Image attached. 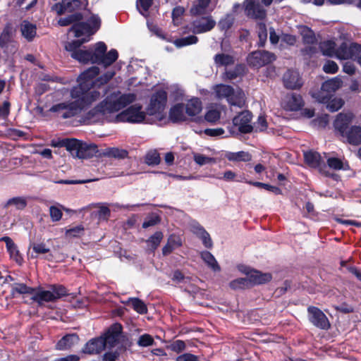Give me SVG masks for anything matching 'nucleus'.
I'll return each instance as SVG.
<instances>
[{
    "label": "nucleus",
    "mask_w": 361,
    "mask_h": 361,
    "mask_svg": "<svg viewBox=\"0 0 361 361\" xmlns=\"http://www.w3.org/2000/svg\"><path fill=\"white\" fill-rule=\"evenodd\" d=\"M99 73L97 66H92L84 71L78 78L79 85L71 91V96L74 101L64 102L52 106L50 111L57 113L63 118H71L86 106L99 98L101 93L96 88L106 84L114 75V72L108 71L98 79L93 78Z\"/></svg>",
    "instance_id": "f257e3e1"
},
{
    "label": "nucleus",
    "mask_w": 361,
    "mask_h": 361,
    "mask_svg": "<svg viewBox=\"0 0 361 361\" xmlns=\"http://www.w3.org/2000/svg\"><path fill=\"white\" fill-rule=\"evenodd\" d=\"M136 99L133 93L121 94L115 92L108 96L90 110L86 116L90 123L96 122H128L141 123L145 120V113L140 105H133L121 113L115 114Z\"/></svg>",
    "instance_id": "f03ea898"
},
{
    "label": "nucleus",
    "mask_w": 361,
    "mask_h": 361,
    "mask_svg": "<svg viewBox=\"0 0 361 361\" xmlns=\"http://www.w3.org/2000/svg\"><path fill=\"white\" fill-rule=\"evenodd\" d=\"M106 45L99 42L94 44L91 51V62L93 63L102 64L106 67L111 65L118 56V51L116 49H111L106 53Z\"/></svg>",
    "instance_id": "7ed1b4c3"
},
{
    "label": "nucleus",
    "mask_w": 361,
    "mask_h": 361,
    "mask_svg": "<svg viewBox=\"0 0 361 361\" xmlns=\"http://www.w3.org/2000/svg\"><path fill=\"white\" fill-rule=\"evenodd\" d=\"M219 99H226L231 106L243 107L245 104V94L241 90L235 91L231 86L217 85L214 88Z\"/></svg>",
    "instance_id": "20e7f679"
},
{
    "label": "nucleus",
    "mask_w": 361,
    "mask_h": 361,
    "mask_svg": "<svg viewBox=\"0 0 361 361\" xmlns=\"http://www.w3.org/2000/svg\"><path fill=\"white\" fill-rule=\"evenodd\" d=\"M100 19L97 16H92L87 23H78L74 24L69 32H73L75 37L79 38L85 37L88 38L93 35L100 27Z\"/></svg>",
    "instance_id": "39448f33"
},
{
    "label": "nucleus",
    "mask_w": 361,
    "mask_h": 361,
    "mask_svg": "<svg viewBox=\"0 0 361 361\" xmlns=\"http://www.w3.org/2000/svg\"><path fill=\"white\" fill-rule=\"evenodd\" d=\"M87 41H89L88 38L73 40L66 44L65 49L71 53V57L77 61L81 63L91 62V51L90 49L83 50L80 48L83 43Z\"/></svg>",
    "instance_id": "423d86ee"
},
{
    "label": "nucleus",
    "mask_w": 361,
    "mask_h": 361,
    "mask_svg": "<svg viewBox=\"0 0 361 361\" xmlns=\"http://www.w3.org/2000/svg\"><path fill=\"white\" fill-rule=\"evenodd\" d=\"M70 153L78 159H87L93 157L97 152V146L94 144H87L73 138Z\"/></svg>",
    "instance_id": "0eeeda50"
},
{
    "label": "nucleus",
    "mask_w": 361,
    "mask_h": 361,
    "mask_svg": "<svg viewBox=\"0 0 361 361\" xmlns=\"http://www.w3.org/2000/svg\"><path fill=\"white\" fill-rule=\"evenodd\" d=\"M167 101V94L164 90H159L154 93L147 107V113L149 115L161 114L166 106Z\"/></svg>",
    "instance_id": "6e6552de"
},
{
    "label": "nucleus",
    "mask_w": 361,
    "mask_h": 361,
    "mask_svg": "<svg viewBox=\"0 0 361 361\" xmlns=\"http://www.w3.org/2000/svg\"><path fill=\"white\" fill-rule=\"evenodd\" d=\"M342 85L341 78L336 77L331 80L325 81L321 87V91L317 93H313L312 97L316 98L319 102L326 103L329 100V93L335 92Z\"/></svg>",
    "instance_id": "1a4fd4ad"
},
{
    "label": "nucleus",
    "mask_w": 361,
    "mask_h": 361,
    "mask_svg": "<svg viewBox=\"0 0 361 361\" xmlns=\"http://www.w3.org/2000/svg\"><path fill=\"white\" fill-rule=\"evenodd\" d=\"M212 16L196 17L190 23V30L194 34H202L211 31L216 25Z\"/></svg>",
    "instance_id": "9d476101"
},
{
    "label": "nucleus",
    "mask_w": 361,
    "mask_h": 361,
    "mask_svg": "<svg viewBox=\"0 0 361 361\" xmlns=\"http://www.w3.org/2000/svg\"><path fill=\"white\" fill-rule=\"evenodd\" d=\"M14 32L10 25H6L0 34V47L5 53H15L18 44L14 39Z\"/></svg>",
    "instance_id": "9b49d317"
},
{
    "label": "nucleus",
    "mask_w": 361,
    "mask_h": 361,
    "mask_svg": "<svg viewBox=\"0 0 361 361\" xmlns=\"http://www.w3.org/2000/svg\"><path fill=\"white\" fill-rule=\"evenodd\" d=\"M276 59L274 54L267 51H256L249 54L247 63L255 68L262 67Z\"/></svg>",
    "instance_id": "f8f14e48"
},
{
    "label": "nucleus",
    "mask_w": 361,
    "mask_h": 361,
    "mask_svg": "<svg viewBox=\"0 0 361 361\" xmlns=\"http://www.w3.org/2000/svg\"><path fill=\"white\" fill-rule=\"evenodd\" d=\"M361 54V45L357 44H351L348 45L346 43H343L336 51V56L342 60L346 59H359Z\"/></svg>",
    "instance_id": "ddd939ff"
},
{
    "label": "nucleus",
    "mask_w": 361,
    "mask_h": 361,
    "mask_svg": "<svg viewBox=\"0 0 361 361\" xmlns=\"http://www.w3.org/2000/svg\"><path fill=\"white\" fill-rule=\"evenodd\" d=\"M310 322L317 328L327 330L330 328V323L324 313L316 307H309L307 309Z\"/></svg>",
    "instance_id": "4468645a"
},
{
    "label": "nucleus",
    "mask_w": 361,
    "mask_h": 361,
    "mask_svg": "<svg viewBox=\"0 0 361 361\" xmlns=\"http://www.w3.org/2000/svg\"><path fill=\"white\" fill-rule=\"evenodd\" d=\"M305 162L311 167L319 169L320 173L326 176H329L330 173L325 171L326 165L324 159L316 152L309 151L304 153Z\"/></svg>",
    "instance_id": "2eb2a0df"
},
{
    "label": "nucleus",
    "mask_w": 361,
    "mask_h": 361,
    "mask_svg": "<svg viewBox=\"0 0 361 361\" xmlns=\"http://www.w3.org/2000/svg\"><path fill=\"white\" fill-rule=\"evenodd\" d=\"M240 270L247 276L250 287L264 283L271 279V276L269 273L262 274L257 270H252L249 267H242Z\"/></svg>",
    "instance_id": "dca6fc26"
},
{
    "label": "nucleus",
    "mask_w": 361,
    "mask_h": 361,
    "mask_svg": "<svg viewBox=\"0 0 361 361\" xmlns=\"http://www.w3.org/2000/svg\"><path fill=\"white\" fill-rule=\"evenodd\" d=\"M245 11L247 16L262 19L266 16L264 6L259 4V0H246L244 3Z\"/></svg>",
    "instance_id": "f3484780"
},
{
    "label": "nucleus",
    "mask_w": 361,
    "mask_h": 361,
    "mask_svg": "<svg viewBox=\"0 0 361 361\" xmlns=\"http://www.w3.org/2000/svg\"><path fill=\"white\" fill-rule=\"evenodd\" d=\"M251 118V114L247 111H245L235 116L233 119V123L235 126L238 127L240 132L247 133H250L253 128L250 125Z\"/></svg>",
    "instance_id": "a211bd4d"
},
{
    "label": "nucleus",
    "mask_w": 361,
    "mask_h": 361,
    "mask_svg": "<svg viewBox=\"0 0 361 361\" xmlns=\"http://www.w3.org/2000/svg\"><path fill=\"white\" fill-rule=\"evenodd\" d=\"M82 6V2L80 0H62L61 2L55 4L52 6V10L58 15H62L65 13L73 12L80 9Z\"/></svg>",
    "instance_id": "6ab92c4d"
},
{
    "label": "nucleus",
    "mask_w": 361,
    "mask_h": 361,
    "mask_svg": "<svg viewBox=\"0 0 361 361\" xmlns=\"http://www.w3.org/2000/svg\"><path fill=\"white\" fill-rule=\"evenodd\" d=\"M190 231L202 241L203 245L207 248L213 246L212 240L206 230L196 221L190 224Z\"/></svg>",
    "instance_id": "aec40b11"
},
{
    "label": "nucleus",
    "mask_w": 361,
    "mask_h": 361,
    "mask_svg": "<svg viewBox=\"0 0 361 361\" xmlns=\"http://www.w3.org/2000/svg\"><path fill=\"white\" fill-rule=\"evenodd\" d=\"M302 105V99L300 95L297 94L286 95L282 102V106L287 111H298Z\"/></svg>",
    "instance_id": "412c9836"
},
{
    "label": "nucleus",
    "mask_w": 361,
    "mask_h": 361,
    "mask_svg": "<svg viewBox=\"0 0 361 361\" xmlns=\"http://www.w3.org/2000/svg\"><path fill=\"white\" fill-rule=\"evenodd\" d=\"M105 348L104 338H97L90 340L82 348V353L85 354L93 355L102 352Z\"/></svg>",
    "instance_id": "4be33fe9"
},
{
    "label": "nucleus",
    "mask_w": 361,
    "mask_h": 361,
    "mask_svg": "<svg viewBox=\"0 0 361 361\" xmlns=\"http://www.w3.org/2000/svg\"><path fill=\"white\" fill-rule=\"evenodd\" d=\"M283 82L288 89H296L302 85L299 73L295 71H288L283 75Z\"/></svg>",
    "instance_id": "5701e85b"
},
{
    "label": "nucleus",
    "mask_w": 361,
    "mask_h": 361,
    "mask_svg": "<svg viewBox=\"0 0 361 361\" xmlns=\"http://www.w3.org/2000/svg\"><path fill=\"white\" fill-rule=\"evenodd\" d=\"M353 118V115L351 113L339 114L334 121L335 128L343 135Z\"/></svg>",
    "instance_id": "b1692460"
},
{
    "label": "nucleus",
    "mask_w": 361,
    "mask_h": 361,
    "mask_svg": "<svg viewBox=\"0 0 361 361\" xmlns=\"http://www.w3.org/2000/svg\"><path fill=\"white\" fill-rule=\"evenodd\" d=\"M20 31L27 42H32L37 35L36 25L28 20H23L20 23Z\"/></svg>",
    "instance_id": "393cba45"
},
{
    "label": "nucleus",
    "mask_w": 361,
    "mask_h": 361,
    "mask_svg": "<svg viewBox=\"0 0 361 361\" xmlns=\"http://www.w3.org/2000/svg\"><path fill=\"white\" fill-rule=\"evenodd\" d=\"M0 241L5 242L11 258L16 261L18 264H20L23 262V257L19 252L17 245L14 243L13 240L10 237L4 236L0 239Z\"/></svg>",
    "instance_id": "a878e982"
},
{
    "label": "nucleus",
    "mask_w": 361,
    "mask_h": 361,
    "mask_svg": "<svg viewBox=\"0 0 361 361\" xmlns=\"http://www.w3.org/2000/svg\"><path fill=\"white\" fill-rule=\"evenodd\" d=\"M79 338L77 334H67L58 341L56 348L59 350H66L77 344Z\"/></svg>",
    "instance_id": "bb28decb"
},
{
    "label": "nucleus",
    "mask_w": 361,
    "mask_h": 361,
    "mask_svg": "<svg viewBox=\"0 0 361 361\" xmlns=\"http://www.w3.org/2000/svg\"><path fill=\"white\" fill-rule=\"evenodd\" d=\"M181 245L182 240L180 236L171 235L167 240V243L162 248V253L164 255H168L171 253L173 250Z\"/></svg>",
    "instance_id": "cd10ccee"
},
{
    "label": "nucleus",
    "mask_w": 361,
    "mask_h": 361,
    "mask_svg": "<svg viewBox=\"0 0 361 361\" xmlns=\"http://www.w3.org/2000/svg\"><path fill=\"white\" fill-rule=\"evenodd\" d=\"M345 136L350 144L353 145L361 144V126H352L345 132Z\"/></svg>",
    "instance_id": "c85d7f7f"
},
{
    "label": "nucleus",
    "mask_w": 361,
    "mask_h": 361,
    "mask_svg": "<svg viewBox=\"0 0 361 361\" xmlns=\"http://www.w3.org/2000/svg\"><path fill=\"white\" fill-rule=\"evenodd\" d=\"M27 204V198L25 197H14L8 199L4 204V209L14 207L16 209L22 210L26 207Z\"/></svg>",
    "instance_id": "c756f323"
},
{
    "label": "nucleus",
    "mask_w": 361,
    "mask_h": 361,
    "mask_svg": "<svg viewBox=\"0 0 361 361\" xmlns=\"http://www.w3.org/2000/svg\"><path fill=\"white\" fill-rule=\"evenodd\" d=\"M185 111V106L183 104H176L171 109L169 118L173 122L185 121L186 118Z\"/></svg>",
    "instance_id": "7c9ffc66"
},
{
    "label": "nucleus",
    "mask_w": 361,
    "mask_h": 361,
    "mask_svg": "<svg viewBox=\"0 0 361 361\" xmlns=\"http://www.w3.org/2000/svg\"><path fill=\"white\" fill-rule=\"evenodd\" d=\"M224 157L231 161H249L251 160V155L246 152L240 151L238 152H226Z\"/></svg>",
    "instance_id": "2f4dec72"
},
{
    "label": "nucleus",
    "mask_w": 361,
    "mask_h": 361,
    "mask_svg": "<svg viewBox=\"0 0 361 361\" xmlns=\"http://www.w3.org/2000/svg\"><path fill=\"white\" fill-rule=\"evenodd\" d=\"M185 113L188 116H195L202 111V103L197 98L189 100L185 104Z\"/></svg>",
    "instance_id": "473e14b6"
},
{
    "label": "nucleus",
    "mask_w": 361,
    "mask_h": 361,
    "mask_svg": "<svg viewBox=\"0 0 361 361\" xmlns=\"http://www.w3.org/2000/svg\"><path fill=\"white\" fill-rule=\"evenodd\" d=\"M115 328L116 329V331L109 333L104 338V341L105 342V348L117 347L118 345L120 338L119 331L121 329V326L116 325Z\"/></svg>",
    "instance_id": "72a5a7b5"
},
{
    "label": "nucleus",
    "mask_w": 361,
    "mask_h": 361,
    "mask_svg": "<svg viewBox=\"0 0 361 361\" xmlns=\"http://www.w3.org/2000/svg\"><path fill=\"white\" fill-rule=\"evenodd\" d=\"M32 299L38 303H42V302H52L56 300L54 293L51 291V290L38 291L37 293L32 295Z\"/></svg>",
    "instance_id": "f704fd0d"
},
{
    "label": "nucleus",
    "mask_w": 361,
    "mask_h": 361,
    "mask_svg": "<svg viewBox=\"0 0 361 361\" xmlns=\"http://www.w3.org/2000/svg\"><path fill=\"white\" fill-rule=\"evenodd\" d=\"M201 258L214 271H219L221 268L214 255L208 252H201Z\"/></svg>",
    "instance_id": "c9c22d12"
},
{
    "label": "nucleus",
    "mask_w": 361,
    "mask_h": 361,
    "mask_svg": "<svg viewBox=\"0 0 361 361\" xmlns=\"http://www.w3.org/2000/svg\"><path fill=\"white\" fill-rule=\"evenodd\" d=\"M211 0H197L190 8V13L192 16H200L205 13Z\"/></svg>",
    "instance_id": "e433bc0d"
},
{
    "label": "nucleus",
    "mask_w": 361,
    "mask_h": 361,
    "mask_svg": "<svg viewBox=\"0 0 361 361\" xmlns=\"http://www.w3.org/2000/svg\"><path fill=\"white\" fill-rule=\"evenodd\" d=\"M164 238V234L161 231H157L146 241L147 248L151 251H154L159 245Z\"/></svg>",
    "instance_id": "4c0bfd02"
},
{
    "label": "nucleus",
    "mask_w": 361,
    "mask_h": 361,
    "mask_svg": "<svg viewBox=\"0 0 361 361\" xmlns=\"http://www.w3.org/2000/svg\"><path fill=\"white\" fill-rule=\"evenodd\" d=\"M214 59V63L217 66H227L234 63L233 56L226 54H216Z\"/></svg>",
    "instance_id": "58836bf2"
},
{
    "label": "nucleus",
    "mask_w": 361,
    "mask_h": 361,
    "mask_svg": "<svg viewBox=\"0 0 361 361\" xmlns=\"http://www.w3.org/2000/svg\"><path fill=\"white\" fill-rule=\"evenodd\" d=\"M235 18L232 14H226L218 22V27L221 31H227L233 25Z\"/></svg>",
    "instance_id": "ea45409f"
},
{
    "label": "nucleus",
    "mask_w": 361,
    "mask_h": 361,
    "mask_svg": "<svg viewBox=\"0 0 361 361\" xmlns=\"http://www.w3.org/2000/svg\"><path fill=\"white\" fill-rule=\"evenodd\" d=\"M193 159L195 162L199 166H204L206 164H212L216 162L215 158L205 156L202 154L194 153Z\"/></svg>",
    "instance_id": "a19ab883"
},
{
    "label": "nucleus",
    "mask_w": 361,
    "mask_h": 361,
    "mask_svg": "<svg viewBox=\"0 0 361 361\" xmlns=\"http://www.w3.org/2000/svg\"><path fill=\"white\" fill-rule=\"evenodd\" d=\"M322 54L326 56H336L335 43L332 41L324 42L320 44Z\"/></svg>",
    "instance_id": "79ce46f5"
},
{
    "label": "nucleus",
    "mask_w": 361,
    "mask_h": 361,
    "mask_svg": "<svg viewBox=\"0 0 361 361\" xmlns=\"http://www.w3.org/2000/svg\"><path fill=\"white\" fill-rule=\"evenodd\" d=\"M197 42H198L197 37H196L195 35H190V36L182 37V38L175 40L174 44L177 47L180 48V47L188 46V45L195 44Z\"/></svg>",
    "instance_id": "37998d69"
},
{
    "label": "nucleus",
    "mask_w": 361,
    "mask_h": 361,
    "mask_svg": "<svg viewBox=\"0 0 361 361\" xmlns=\"http://www.w3.org/2000/svg\"><path fill=\"white\" fill-rule=\"evenodd\" d=\"M82 16L80 13H75L69 16L61 18L59 20V24L61 26H67L73 23L82 20Z\"/></svg>",
    "instance_id": "c03bdc74"
},
{
    "label": "nucleus",
    "mask_w": 361,
    "mask_h": 361,
    "mask_svg": "<svg viewBox=\"0 0 361 361\" xmlns=\"http://www.w3.org/2000/svg\"><path fill=\"white\" fill-rule=\"evenodd\" d=\"M230 287L232 289H243L250 287L247 276L245 278H239L232 281L230 283Z\"/></svg>",
    "instance_id": "a18cd8bd"
},
{
    "label": "nucleus",
    "mask_w": 361,
    "mask_h": 361,
    "mask_svg": "<svg viewBox=\"0 0 361 361\" xmlns=\"http://www.w3.org/2000/svg\"><path fill=\"white\" fill-rule=\"evenodd\" d=\"M130 302L133 308L140 314H145L147 312V308L141 300L138 298H130L128 301Z\"/></svg>",
    "instance_id": "49530a36"
},
{
    "label": "nucleus",
    "mask_w": 361,
    "mask_h": 361,
    "mask_svg": "<svg viewBox=\"0 0 361 361\" xmlns=\"http://www.w3.org/2000/svg\"><path fill=\"white\" fill-rule=\"evenodd\" d=\"M105 154L114 158L123 159L127 157L128 152L126 149L112 147L107 149Z\"/></svg>",
    "instance_id": "de8ad7c7"
},
{
    "label": "nucleus",
    "mask_w": 361,
    "mask_h": 361,
    "mask_svg": "<svg viewBox=\"0 0 361 361\" xmlns=\"http://www.w3.org/2000/svg\"><path fill=\"white\" fill-rule=\"evenodd\" d=\"M152 1L153 0H137V8L145 17L148 16L147 11L152 4Z\"/></svg>",
    "instance_id": "09e8293b"
},
{
    "label": "nucleus",
    "mask_w": 361,
    "mask_h": 361,
    "mask_svg": "<svg viewBox=\"0 0 361 361\" xmlns=\"http://www.w3.org/2000/svg\"><path fill=\"white\" fill-rule=\"evenodd\" d=\"M34 289L24 283H15L12 288L13 294H33Z\"/></svg>",
    "instance_id": "8fccbe9b"
},
{
    "label": "nucleus",
    "mask_w": 361,
    "mask_h": 361,
    "mask_svg": "<svg viewBox=\"0 0 361 361\" xmlns=\"http://www.w3.org/2000/svg\"><path fill=\"white\" fill-rule=\"evenodd\" d=\"M159 162V154L156 150H151L147 153L145 156V163L147 165H157Z\"/></svg>",
    "instance_id": "3c124183"
},
{
    "label": "nucleus",
    "mask_w": 361,
    "mask_h": 361,
    "mask_svg": "<svg viewBox=\"0 0 361 361\" xmlns=\"http://www.w3.org/2000/svg\"><path fill=\"white\" fill-rule=\"evenodd\" d=\"M73 138H65V139H57V140H53L51 141V145L52 147H64L66 149L70 152V149L71 148V144H72Z\"/></svg>",
    "instance_id": "603ef678"
},
{
    "label": "nucleus",
    "mask_w": 361,
    "mask_h": 361,
    "mask_svg": "<svg viewBox=\"0 0 361 361\" xmlns=\"http://www.w3.org/2000/svg\"><path fill=\"white\" fill-rule=\"evenodd\" d=\"M257 33L259 37V45L262 47L264 45L267 38V30L265 24L259 23L257 25Z\"/></svg>",
    "instance_id": "864d4df0"
},
{
    "label": "nucleus",
    "mask_w": 361,
    "mask_h": 361,
    "mask_svg": "<svg viewBox=\"0 0 361 361\" xmlns=\"http://www.w3.org/2000/svg\"><path fill=\"white\" fill-rule=\"evenodd\" d=\"M326 162L329 168L334 170L345 169L343 162L336 157H331L326 159Z\"/></svg>",
    "instance_id": "5fc2aeb1"
},
{
    "label": "nucleus",
    "mask_w": 361,
    "mask_h": 361,
    "mask_svg": "<svg viewBox=\"0 0 361 361\" xmlns=\"http://www.w3.org/2000/svg\"><path fill=\"white\" fill-rule=\"evenodd\" d=\"M326 102H328L326 107L331 112L339 110L343 105V102L340 98H334Z\"/></svg>",
    "instance_id": "6e6d98bb"
},
{
    "label": "nucleus",
    "mask_w": 361,
    "mask_h": 361,
    "mask_svg": "<svg viewBox=\"0 0 361 361\" xmlns=\"http://www.w3.org/2000/svg\"><path fill=\"white\" fill-rule=\"evenodd\" d=\"M246 183H247L250 185L256 186V187L263 188L265 190L271 191L275 194L281 193V190L279 188L267 184V183H260V182H253V181H246Z\"/></svg>",
    "instance_id": "4d7b16f0"
},
{
    "label": "nucleus",
    "mask_w": 361,
    "mask_h": 361,
    "mask_svg": "<svg viewBox=\"0 0 361 361\" xmlns=\"http://www.w3.org/2000/svg\"><path fill=\"white\" fill-rule=\"evenodd\" d=\"M218 179H223L226 181H245L247 180H245L244 178H241L240 179H237V175L235 172L227 170L224 172L222 177H216Z\"/></svg>",
    "instance_id": "13d9d810"
},
{
    "label": "nucleus",
    "mask_w": 361,
    "mask_h": 361,
    "mask_svg": "<svg viewBox=\"0 0 361 361\" xmlns=\"http://www.w3.org/2000/svg\"><path fill=\"white\" fill-rule=\"evenodd\" d=\"M154 343L153 338L147 334H145L140 336L137 341V345L141 347H147L152 345Z\"/></svg>",
    "instance_id": "bf43d9fd"
},
{
    "label": "nucleus",
    "mask_w": 361,
    "mask_h": 361,
    "mask_svg": "<svg viewBox=\"0 0 361 361\" xmlns=\"http://www.w3.org/2000/svg\"><path fill=\"white\" fill-rule=\"evenodd\" d=\"M304 41L308 44H313L315 40V37L312 30L307 27H302L301 30Z\"/></svg>",
    "instance_id": "052dcab7"
},
{
    "label": "nucleus",
    "mask_w": 361,
    "mask_h": 361,
    "mask_svg": "<svg viewBox=\"0 0 361 361\" xmlns=\"http://www.w3.org/2000/svg\"><path fill=\"white\" fill-rule=\"evenodd\" d=\"M221 112L215 109H209L206 115L205 119L209 122H216L220 118Z\"/></svg>",
    "instance_id": "680f3d73"
},
{
    "label": "nucleus",
    "mask_w": 361,
    "mask_h": 361,
    "mask_svg": "<svg viewBox=\"0 0 361 361\" xmlns=\"http://www.w3.org/2000/svg\"><path fill=\"white\" fill-rule=\"evenodd\" d=\"M49 214L53 221H58L62 217L61 209L56 206H51L49 207Z\"/></svg>",
    "instance_id": "e2e57ef3"
},
{
    "label": "nucleus",
    "mask_w": 361,
    "mask_h": 361,
    "mask_svg": "<svg viewBox=\"0 0 361 361\" xmlns=\"http://www.w3.org/2000/svg\"><path fill=\"white\" fill-rule=\"evenodd\" d=\"M338 67L337 64L333 61H328L323 66V70L327 73H335L337 72Z\"/></svg>",
    "instance_id": "0e129e2a"
},
{
    "label": "nucleus",
    "mask_w": 361,
    "mask_h": 361,
    "mask_svg": "<svg viewBox=\"0 0 361 361\" xmlns=\"http://www.w3.org/2000/svg\"><path fill=\"white\" fill-rule=\"evenodd\" d=\"M170 350L176 353H180L185 350V344L184 341L177 340L173 342L169 347Z\"/></svg>",
    "instance_id": "69168bd1"
},
{
    "label": "nucleus",
    "mask_w": 361,
    "mask_h": 361,
    "mask_svg": "<svg viewBox=\"0 0 361 361\" xmlns=\"http://www.w3.org/2000/svg\"><path fill=\"white\" fill-rule=\"evenodd\" d=\"M160 219L157 215H152L147 218L142 224V227L146 228L150 226H153L159 224Z\"/></svg>",
    "instance_id": "338daca9"
},
{
    "label": "nucleus",
    "mask_w": 361,
    "mask_h": 361,
    "mask_svg": "<svg viewBox=\"0 0 361 361\" xmlns=\"http://www.w3.org/2000/svg\"><path fill=\"white\" fill-rule=\"evenodd\" d=\"M51 290L54 293L56 300L66 295V290L62 286H54L51 288Z\"/></svg>",
    "instance_id": "774afa93"
}]
</instances>
